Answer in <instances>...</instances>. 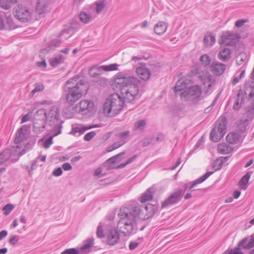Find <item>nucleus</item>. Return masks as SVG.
Returning a JSON list of instances; mask_svg holds the SVG:
<instances>
[{
	"label": "nucleus",
	"mask_w": 254,
	"mask_h": 254,
	"mask_svg": "<svg viewBox=\"0 0 254 254\" xmlns=\"http://www.w3.org/2000/svg\"><path fill=\"white\" fill-rule=\"evenodd\" d=\"M110 83L114 90L120 91L121 94H111L103 105V111L106 117H114L127 107L126 103L134 104L140 81L136 77L126 76L121 72L113 77Z\"/></svg>",
	"instance_id": "1"
},
{
	"label": "nucleus",
	"mask_w": 254,
	"mask_h": 254,
	"mask_svg": "<svg viewBox=\"0 0 254 254\" xmlns=\"http://www.w3.org/2000/svg\"><path fill=\"white\" fill-rule=\"evenodd\" d=\"M80 77L79 75H75L67 80L63 87L66 101L70 106L86 95L90 89L89 83L84 80H79Z\"/></svg>",
	"instance_id": "2"
},
{
	"label": "nucleus",
	"mask_w": 254,
	"mask_h": 254,
	"mask_svg": "<svg viewBox=\"0 0 254 254\" xmlns=\"http://www.w3.org/2000/svg\"><path fill=\"white\" fill-rule=\"evenodd\" d=\"M142 207L137 204L120 209L118 216L126 226L125 228L127 231V235L129 236L136 233L138 228L136 219L140 218L139 216L142 211Z\"/></svg>",
	"instance_id": "3"
},
{
	"label": "nucleus",
	"mask_w": 254,
	"mask_h": 254,
	"mask_svg": "<svg viewBox=\"0 0 254 254\" xmlns=\"http://www.w3.org/2000/svg\"><path fill=\"white\" fill-rule=\"evenodd\" d=\"M46 122L48 126L53 127L52 130L54 136H57L62 133L64 121L61 118L60 111L58 107L56 106L51 107L48 113Z\"/></svg>",
	"instance_id": "4"
},
{
	"label": "nucleus",
	"mask_w": 254,
	"mask_h": 254,
	"mask_svg": "<svg viewBox=\"0 0 254 254\" xmlns=\"http://www.w3.org/2000/svg\"><path fill=\"white\" fill-rule=\"evenodd\" d=\"M227 125V118L224 116H221L210 131V139L214 142H217L220 140L226 132Z\"/></svg>",
	"instance_id": "5"
},
{
	"label": "nucleus",
	"mask_w": 254,
	"mask_h": 254,
	"mask_svg": "<svg viewBox=\"0 0 254 254\" xmlns=\"http://www.w3.org/2000/svg\"><path fill=\"white\" fill-rule=\"evenodd\" d=\"M32 11L22 4H18L13 9L14 16L21 22H28L32 19Z\"/></svg>",
	"instance_id": "6"
},
{
	"label": "nucleus",
	"mask_w": 254,
	"mask_h": 254,
	"mask_svg": "<svg viewBox=\"0 0 254 254\" xmlns=\"http://www.w3.org/2000/svg\"><path fill=\"white\" fill-rule=\"evenodd\" d=\"M202 90L200 86L194 85L188 87L187 89L184 90L180 94L181 97L187 98L192 101H198L201 99Z\"/></svg>",
	"instance_id": "7"
},
{
	"label": "nucleus",
	"mask_w": 254,
	"mask_h": 254,
	"mask_svg": "<svg viewBox=\"0 0 254 254\" xmlns=\"http://www.w3.org/2000/svg\"><path fill=\"white\" fill-rule=\"evenodd\" d=\"M94 103L91 100H82L74 107L75 111L82 115H86L94 110Z\"/></svg>",
	"instance_id": "8"
},
{
	"label": "nucleus",
	"mask_w": 254,
	"mask_h": 254,
	"mask_svg": "<svg viewBox=\"0 0 254 254\" xmlns=\"http://www.w3.org/2000/svg\"><path fill=\"white\" fill-rule=\"evenodd\" d=\"M181 190H176L172 193L167 199L161 203V208H166L167 207L177 204L182 199Z\"/></svg>",
	"instance_id": "9"
},
{
	"label": "nucleus",
	"mask_w": 254,
	"mask_h": 254,
	"mask_svg": "<svg viewBox=\"0 0 254 254\" xmlns=\"http://www.w3.org/2000/svg\"><path fill=\"white\" fill-rule=\"evenodd\" d=\"M51 0H37L35 5V12L39 15L50 11Z\"/></svg>",
	"instance_id": "10"
},
{
	"label": "nucleus",
	"mask_w": 254,
	"mask_h": 254,
	"mask_svg": "<svg viewBox=\"0 0 254 254\" xmlns=\"http://www.w3.org/2000/svg\"><path fill=\"white\" fill-rule=\"evenodd\" d=\"M214 173L213 171H208L206 173H205L203 175L197 179L191 182L188 183L189 184V190H190L193 192L194 191H201L202 190H204L205 189H199L197 190H194L193 188L197 185L202 183L204 182L210 175H211Z\"/></svg>",
	"instance_id": "11"
},
{
	"label": "nucleus",
	"mask_w": 254,
	"mask_h": 254,
	"mask_svg": "<svg viewBox=\"0 0 254 254\" xmlns=\"http://www.w3.org/2000/svg\"><path fill=\"white\" fill-rule=\"evenodd\" d=\"M140 64V65L136 69V72L141 79L147 81L150 78L151 73L149 69L146 67L145 64Z\"/></svg>",
	"instance_id": "12"
},
{
	"label": "nucleus",
	"mask_w": 254,
	"mask_h": 254,
	"mask_svg": "<svg viewBox=\"0 0 254 254\" xmlns=\"http://www.w3.org/2000/svg\"><path fill=\"white\" fill-rule=\"evenodd\" d=\"M158 208L159 203L157 202H156L155 204H152L150 203H148L145 206L146 213L143 217L140 219L142 220H146L152 218L158 210Z\"/></svg>",
	"instance_id": "13"
},
{
	"label": "nucleus",
	"mask_w": 254,
	"mask_h": 254,
	"mask_svg": "<svg viewBox=\"0 0 254 254\" xmlns=\"http://www.w3.org/2000/svg\"><path fill=\"white\" fill-rule=\"evenodd\" d=\"M210 70L216 76L222 75L226 68V65L225 64L215 62L213 63L210 65Z\"/></svg>",
	"instance_id": "14"
},
{
	"label": "nucleus",
	"mask_w": 254,
	"mask_h": 254,
	"mask_svg": "<svg viewBox=\"0 0 254 254\" xmlns=\"http://www.w3.org/2000/svg\"><path fill=\"white\" fill-rule=\"evenodd\" d=\"M30 127V126L26 125H22L17 130L15 134V137L14 141L15 144H18L20 142L24 141L26 139V133H24L23 131H27Z\"/></svg>",
	"instance_id": "15"
},
{
	"label": "nucleus",
	"mask_w": 254,
	"mask_h": 254,
	"mask_svg": "<svg viewBox=\"0 0 254 254\" xmlns=\"http://www.w3.org/2000/svg\"><path fill=\"white\" fill-rule=\"evenodd\" d=\"M109 234L107 236V244L109 245L113 246L118 243L120 240V234L115 230H109Z\"/></svg>",
	"instance_id": "16"
},
{
	"label": "nucleus",
	"mask_w": 254,
	"mask_h": 254,
	"mask_svg": "<svg viewBox=\"0 0 254 254\" xmlns=\"http://www.w3.org/2000/svg\"><path fill=\"white\" fill-rule=\"evenodd\" d=\"M83 245L79 249V252L83 254L84 253H90L94 244V239L93 237L88 238L82 242Z\"/></svg>",
	"instance_id": "17"
},
{
	"label": "nucleus",
	"mask_w": 254,
	"mask_h": 254,
	"mask_svg": "<svg viewBox=\"0 0 254 254\" xmlns=\"http://www.w3.org/2000/svg\"><path fill=\"white\" fill-rule=\"evenodd\" d=\"M245 242V240H241L234 249L228 248L223 254H244L242 249L246 250L244 247Z\"/></svg>",
	"instance_id": "18"
},
{
	"label": "nucleus",
	"mask_w": 254,
	"mask_h": 254,
	"mask_svg": "<svg viewBox=\"0 0 254 254\" xmlns=\"http://www.w3.org/2000/svg\"><path fill=\"white\" fill-rule=\"evenodd\" d=\"M62 41L60 39L58 38L53 39L49 41L47 44L49 49L46 48L43 49L41 50V52L45 54H48L50 51H54L57 47H60Z\"/></svg>",
	"instance_id": "19"
},
{
	"label": "nucleus",
	"mask_w": 254,
	"mask_h": 254,
	"mask_svg": "<svg viewBox=\"0 0 254 254\" xmlns=\"http://www.w3.org/2000/svg\"><path fill=\"white\" fill-rule=\"evenodd\" d=\"M252 173L253 171L247 172L240 180L238 185L242 190H246L248 188Z\"/></svg>",
	"instance_id": "20"
},
{
	"label": "nucleus",
	"mask_w": 254,
	"mask_h": 254,
	"mask_svg": "<svg viewBox=\"0 0 254 254\" xmlns=\"http://www.w3.org/2000/svg\"><path fill=\"white\" fill-rule=\"evenodd\" d=\"M167 27V23L160 21L154 25V31L157 35H162L166 32Z\"/></svg>",
	"instance_id": "21"
},
{
	"label": "nucleus",
	"mask_w": 254,
	"mask_h": 254,
	"mask_svg": "<svg viewBox=\"0 0 254 254\" xmlns=\"http://www.w3.org/2000/svg\"><path fill=\"white\" fill-rule=\"evenodd\" d=\"M154 193V189L152 187L149 188L146 190L140 198V201L144 203L146 201L151 200L153 199V194Z\"/></svg>",
	"instance_id": "22"
},
{
	"label": "nucleus",
	"mask_w": 254,
	"mask_h": 254,
	"mask_svg": "<svg viewBox=\"0 0 254 254\" xmlns=\"http://www.w3.org/2000/svg\"><path fill=\"white\" fill-rule=\"evenodd\" d=\"M231 52L230 49L228 48H223L219 52L218 57L219 60L223 62H227L230 58Z\"/></svg>",
	"instance_id": "23"
},
{
	"label": "nucleus",
	"mask_w": 254,
	"mask_h": 254,
	"mask_svg": "<svg viewBox=\"0 0 254 254\" xmlns=\"http://www.w3.org/2000/svg\"><path fill=\"white\" fill-rule=\"evenodd\" d=\"M241 134L239 132H232L229 133L226 137V141L229 144H235L238 142Z\"/></svg>",
	"instance_id": "24"
},
{
	"label": "nucleus",
	"mask_w": 254,
	"mask_h": 254,
	"mask_svg": "<svg viewBox=\"0 0 254 254\" xmlns=\"http://www.w3.org/2000/svg\"><path fill=\"white\" fill-rule=\"evenodd\" d=\"M64 60L65 58L64 56L62 54H60L58 57L50 59L49 64L51 66L56 67L63 63Z\"/></svg>",
	"instance_id": "25"
},
{
	"label": "nucleus",
	"mask_w": 254,
	"mask_h": 254,
	"mask_svg": "<svg viewBox=\"0 0 254 254\" xmlns=\"http://www.w3.org/2000/svg\"><path fill=\"white\" fill-rule=\"evenodd\" d=\"M241 240H245L244 247L246 250H250L254 248V233L250 236L244 238Z\"/></svg>",
	"instance_id": "26"
},
{
	"label": "nucleus",
	"mask_w": 254,
	"mask_h": 254,
	"mask_svg": "<svg viewBox=\"0 0 254 254\" xmlns=\"http://www.w3.org/2000/svg\"><path fill=\"white\" fill-rule=\"evenodd\" d=\"M250 123L249 120L248 119H246L244 120H241L239 123L238 124L237 127L238 130L239 131V133L243 134V133L246 132L247 130V127L249 125Z\"/></svg>",
	"instance_id": "27"
},
{
	"label": "nucleus",
	"mask_w": 254,
	"mask_h": 254,
	"mask_svg": "<svg viewBox=\"0 0 254 254\" xmlns=\"http://www.w3.org/2000/svg\"><path fill=\"white\" fill-rule=\"evenodd\" d=\"M18 0H0V7L4 9H9Z\"/></svg>",
	"instance_id": "28"
},
{
	"label": "nucleus",
	"mask_w": 254,
	"mask_h": 254,
	"mask_svg": "<svg viewBox=\"0 0 254 254\" xmlns=\"http://www.w3.org/2000/svg\"><path fill=\"white\" fill-rule=\"evenodd\" d=\"M234 33H231L229 31H224L220 36V38L219 40V44L220 45H224L226 43V40H230L231 37L233 36Z\"/></svg>",
	"instance_id": "29"
},
{
	"label": "nucleus",
	"mask_w": 254,
	"mask_h": 254,
	"mask_svg": "<svg viewBox=\"0 0 254 254\" xmlns=\"http://www.w3.org/2000/svg\"><path fill=\"white\" fill-rule=\"evenodd\" d=\"M48 113L45 109H38L34 114V119L46 121Z\"/></svg>",
	"instance_id": "30"
},
{
	"label": "nucleus",
	"mask_w": 254,
	"mask_h": 254,
	"mask_svg": "<svg viewBox=\"0 0 254 254\" xmlns=\"http://www.w3.org/2000/svg\"><path fill=\"white\" fill-rule=\"evenodd\" d=\"M188 86V84L186 81H182V82H180V80H179L174 86V92L177 93L183 90H185L187 89Z\"/></svg>",
	"instance_id": "31"
},
{
	"label": "nucleus",
	"mask_w": 254,
	"mask_h": 254,
	"mask_svg": "<svg viewBox=\"0 0 254 254\" xmlns=\"http://www.w3.org/2000/svg\"><path fill=\"white\" fill-rule=\"evenodd\" d=\"M199 61L202 66L206 68L210 67L211 59L207 54H203L200 57Z\"/></svg>",
	"instance_id": "32"
},
{
	"label": "nucleus",
	"mask_w": 254,
	"mask_h": 254,
	"mask_svg": "<svg viewBox=\"0 0 254 254\" xmlns=\"http://www.w3.org/2000/svg\"><path fill=\"white\" fill-rule=\"evenodd\" d=\"M241 38V36L238 33H234L232 37H231L230 41L225 44V46H235Z\"/></svg>",
	"instance_id": "33"
},
{
	"label": "nucleus",
	"mask_w": 254,
	"mask_h": 254,
	"mask_svg": "<svg viewBox=\"0 0 254 254\" xmlns=\"http://www.w3.org/2000/svg\"><path fill=\"white\" fill-rule=\"evenodd\" d=\"M119 65L117 64H113L109 65H103L99 66L100 69H102V71H111L118 70V66Z\"/></svg>",
	"instance_id": "34"
},
{
	"label": "nucleus",
	"mask_w": 254,
	"mask_h": 254,
	"mask_svg": "<svg viewBox=\"0 0 254 254\" xmlns=\"http://www.w3.org/2000/svg\"><path fill=\"white\" fill-rule=\"evenodd\" d=\"M79 17L83 23H87L91 20L92 15L90 13L88 14L84 11H81L79 14Z\"/></svg>",
	"instance_id": "35"
},
{
	"label": "nucleus",
	"mask_w": 254,
	"mask_h": 254,
	"mask_svg": "<svg viewBox=\"0 0 254 254\" xmlns=\"http://www.w3.org/2000/svg\"><path fill=\"white\" fill-rule=\"evenodd\" d=\"M102 69L99 66H95L90 68L88 71L89 75L92 77H96L101 74Z\"/></svg>",
	"instance_id": "36"
},
{
	"label": "nucleus",
	"mask_w": 254,
	"mask_h": 254,
	"mask_svg": "<svg viewBox=\"0 0 254 254\" xmlns=\"http://www.w3.org/2000/svg\"><path fill=\"white\" fill-rule=\"evenodd\" d=\"M106 0H98L95 2L96 5L95 11L97 13H100L106 6Z\"/></svg>",
	"instance_id": "37"
},
{
	"label": "nucleus",
	"mask_w": 254,
	"mask_h": 254,
	"mask_svg": "<svg viewBox=\"0 0 254 254\" xmlns=\"http://www.w3.org/2000/svg\"><path fill=\"white\" fill-rule=\"evenodd\" d=\"M55 136H54V134L51 136H50L49 138H46L45 139L44 137H43L42 138H41L38 142H42L43 141V146L46 148V149H48L50 147V146L53 144V137H54Z\"/></svg>",
	"instance_id": "38"
},
{
	"label": "nucleus",
	"mask_w": 254,
	"mask_h": 254,
	"mask_svg": "<svg viewBox=\"0 0 254 254\" xmlns=\"http://www.w3.org/2000/svg\"><path fill=\"white\" fill-rule=\"evenodd\" d=\"M204 141H205V137H204V134H203L198 140V141L195 144L193 148L190 151V152L189 153V154L188 155V157H189L190 156H191L197 148L200 147L204 143Z\"/></svg>",
	"instance_id": "39"
},
{
	"label": "nucleus",
	"mask_w": 254,
	"mask_h": 254,
	"mask_svg": "<svg viewBox=\"0 0 254 254\" xmlns=\"http://www.w3.org/2000/svg\"><path fill=\"white\" fill-rule=\"evenodd\" d=\"M79 133L78 136L81 134H82L84 133L83 125H79V126L74 127L72 126L71 131L69 132V134L75 135L76 133Z\"/></svg>",
	"instance_id": "40"
},
{
	"label": "nucleus",
	"mask_w": 254,
	"mask_h": 254,
	"mask_svg": "<svg viewBox=\"0 0 254 254\" xmlns=\"http://www.w3.org/2000/svg\"><path fill=\"white\" fill-rule=\"evenodd\" d=\"M249 100L252 99L254 97V89L252 90L251 92L249 93ZM254 111V99L252 100L251 102L250 105L248 107V112L250 113H253Z\"/></svg>",
	"instance_id": "41"
},
{
	"label": "nucleus",
	"mask_w": 254,
	"mask_h": 254,
	"mask_svg": "<svg viewBox=\"0 0 254 254\" xmlns=\"http://www.w3.org/2000/svg\"><path fill=\"white\" fill-rule=\"evenodd\" d=\"M210 38V45L213 46L215 43V37L212 33H210L208 36L205 35L203 38V42L205 45L208 46L209 40L208 38Z\"/></svg>",
	"instance_id": "42"
},
{
	"label": "nucleus",
	"mask_w": 254,
	"mask_h": 254,
	"mask_svg": "<svg viewBox=\"0 0 254 254\" xmlns=\"http://www.w3.org/2000/svg\"><path fill=\"white\" fill-rule=\"evenodd\" d=\"M146 125V122L145 120H140L135 123L134 126V129L142 130L144 129Z\"/></svg>",
	"instance_id": "43"
},
{
	"label": "nucleus",
	"mask_w": 254,
	"mask_h": 254,
	"mask_svg": "<svg viewBox=\"0 0 254 254\" xmlns=\"http://www.w3.org/2000/svg\"><path fill=\"white\" fill-rule=\"evenodd\" d=\"M6 24L8 25V27H6V30H10L16 28L10 15L8 16H6Z\"/></svg>",
	"instance_id": "44"
},
{
	"label": "nucleus",
	"mask_w": 254,
	"mask_h": 254,
	"mask_svg": "<svg viewBox=\"0 0 254 254\" xmlns=\"http://www.w3.org/2000/svg\"><path fill=\"white\" fill-rule=\"evenodd\" d=\"M229 147V146L225 143H220L217 146V151L219 153L222 154H226L228 153L227 151V149Z\"/></svg>",
	"instance_id": "45"
},
{
	"label": "nucleus",
	"mask_w": 254,
	"mask_h": 254,
	"mask_svg": "<svg viewBox=\"0 0 254 254\" xmlns=\"http://www.w3.org/2000/svg\"><path fill=\"white\" fill-rule=\"evenodd\" d=\"M127 141H124L123 142H116L114 143H113L112 145L110 146L107 148L106 151L107 152H111L120 147L122 146L123 145H124Z\"/></svg>",
	"instance_id": "46"
},
{
	"label": "nucleus",
	"mask_w": 254,
	"mask_h": 254,
	"mask_svg": "<svg viewBox=\"0 0 254 254\" xmlns=\"http://www.w3.org/2000/svg\"><path fill=\"white\" fill-rule=\"evenodd\" d=\"M14 208V205L11 203H8L6 204L2 209L3 211L4 215L7 216L10 214V213Z\"/></svg>",
	"instance_id": "47"
},
{
	"label": "nucleus",
	"mask_w": 254,
	"mask_h": 254,
	"mask_svg": "<svg viewBox=\"0 0 254 254\" xmlns=\"http://www.w3.org/2000/svg\"><path fill=\"white\" fill-rule=\"evenodd\" d=\"M224 163L222 159H217L213 163L212 168H215V171L219 170L221 169Z\"/></svg>",
	"instance_id": "48"
},
{
	"label": "nucleus",
	"mask_w": 254,
	"mask_h": 254,
	"mask_svg": "<svg viewBox=\"0 0 254 254\" xmlns=\"http://www.w3.org/2000/svg\"><path fill=\"white\" fill-rule=\"evenodd\" d=\"M96 235L99 238H103L105 237L103 230V224L102 222H100L97 228Z\"/></svg>",
	"instance_id": "49"
},
{
	"label": "nucleus",
	"mask_w": 254,
	"mask_h": 254,
	"mask_svg": "<svg viewBox=\"0 0 254 254\" xmlns=\"http://www.w3.org/2000/svg\"><path fill=\"white\" fill-rule=\"evenodd\" d=\"M61 254H80L78 248H69L64 250Z\"/></svg>",
	"instance_id": "50"
},
{
	"label": "nucleus",
	"mask_w": 254,
	"mask_h": 254,
	"mask_svg": "<svg viewBox=\"0 0 254 254\" xmlns=\"http://www.w3.org/2000/svg\"><path fill=\"white\" fill-rule=\"evenodd\" d=\"M44 90L43 85L36 84L35 87L31 91L29 94L30 97H32L37 92L42 91Z\"/></svg>",
	"instance_id": "51"
},
{
	"label": "nucleus",
	"mask_w": 254,
	"mask_h": 254,
	"mask_svg": "<svg viewBox=\"0 0 254 254\" xmlns=\"http://www.w3.org/2000/svg\"><path fill=\"white\" fill-rule=\"evenodd\" d=\"M115 213L113 212L109 214L108 215H107L105 218V221H109V224H107V225L109 226H112L113 224H114V220L115 218Z\"/></svg>",
	"instance_id": "52"
},
{
	"label": "nucleus",
	"mask_w": 254,
	"mask_h": 254,
	"mask_svg": "<svg viewBox=\"0 0 254 254\" xmlns=\"http://www.w3.org/2000/svg\"><path fill=\"white\" fill-rule=\"evenodd\" d=\"M246 95L247 92L246 91L244 92L242 89H240L237 94V99H239V100H241V104H243L245 100V97Z\"/></svg>",
	"instance_id": "53"
},
{
	"label": "nucleus",
	"mask_w": 254,
	"mask_h": 254,
	"mask_svg": "<svg viewBox=\"0 0 254 254\" xmlns=\"http://www.w3.org/2000/svg\"><path fill=\"white\" fill-rule=\"evenodd\" d=\"M96 134L95 131H92L85 134L83 139L86 141H90Z\"/></svg>",
	"instance_id": "54"
},
{
	"label": "nucleus",
	"mask_w": 254,
	"mask_h": 254,
	"mask_svg": "<svg viewBox=\"0 0 254 254\" xmlns=\"http://www.w3.org/2000/svg\"><path fill=\"white\" fill-rule=\"evenodd\" d=\"M45 129V127L43 126L39 127L37 126H35V125H33V129L32 131L35 134H38L42 133Z\"/></svg>",
	"instance_id": "55"
},
{
	"label": "nucleus",
	"mask_w": 254,
	"mask_h": 254,
	"mask_svg": "<svg viewBox=\"0 0 254 254\" xmlns=\"http://www.w3.org/2000/svg\"><path fill=\"white\" fill-rule=\"evenodd\" d=\"M77 24H70L69 26L67 27V28H64L62 31V32L64 33H69L70 31L72 30H74L77 29Z\"/></svg>",
	"instance_id": "56"
},
{
	"label": "nucleus",
	"mask_w": 254,
	"mask_h": 254,
	"mask_svg": "<svg viewBox=\"0 0 254 254\" xmlns=\"http://www.w3.org/2000/svg\"><path fill=\"white\" fill-rule=\"evenodd\" d=\"M19 241V236L17 235H11L8 240L9 243L11 245H15Z\"/></svg>",
	"instance_id": "57"
},
{
	"label": "nucleus",
	"mask_w": 254,
	"mask_h": 254,
	"mask_svg": "<svg viewBox=\"0 0 254 254\" xmlns=\"http://www.w3.org/2000/svg\"><path fill=\"white\" fill-rule=\"evenodd\" d=\"M47 124V122L44 120H40V119H33V125H35V126H43L46 128V125Z\"/></svg>",
	"instance_id": "58"
},
{
	"label": "nucleus",
	"mask_w": 254,
	"mask_h": 254,
	"mask_svg": "<svg viewBox=\"0 0 254 254\" xmlns=\"http://www.w3.org/2000/svg\"><path fill=\"white\" fill-rule=\"evenodd\" d=\"M245 91L248 88H251V91L254 90V80H252L245 82L244 84Z\"/></svg>",
	"instance_id": "59"
},
{
	"label": "nucleus",
	"mask_w": 254,
	"mask_h": 254,
	"mask_svg": "<svg viewBox=\"0 0 254 254\" xmlns=\"http://www.w3.org/2000/svg\"><path fill=\"white\" fill-rule=\"evenodd\" d=\"M63 171L62 167H59L53 170L52 175L55 177H59L63 174Z\"/></svg>",
	"instance_id": "60"
},
{
	"label": "nucleus",
	"mask_w": 254,
	"mask_h": 254,
	"mask_svg": "<svg viewBox=\"0 0 254 254\" xmlns=\"http://www.w3.org/2000/svg\"><path fill=\"white\" fill-rule=\"evenodd\" d=\"M248 21L247 19H240L237 20L235 23V26L237 28H240L243 26L245 23Z\"/></svg>",
	"instance_id": "61"
},
{
	"label": "nucleus",
	"mask_w": 254,
	"mask_h": 254,
	"mask_svg": "<svg viewBox=\"0 0 254 254\" xmlns=\"http://www.w3.org/2000/svg\"><path fill=\"white\" fill-rule=\"evenodd\" d=\"M138 245H139L138 242H137L136 241H131L129 242V244L128 245L129 250L130 251L134 250L138 247Z\"/></svg>",
	"instance_id": "62"
},
{
	"label": "nucleus",
	"mask_w": 254,
	"mask_h": 254,
	"mask_svg": "<svg viewBox=\"0 0 254 254\" xmlns=\"http://www.w3.org/2000/svg\"><path fill=\"white\" fill-rule=\"evenodd\" d=\"M1 154H4L5 157L8 159L11 157V154L12 153V149L6 148L4 149L2 152L0 153Z\"/></svg>",
	"instance_id": "63"
},
{
	"label": "nucleus",
	"mask_w": 254,
	"mask_h": 254,
	"mask_svg": "<svg viewBox=\"0 0 254 254\" xmlns=\"http://www.w3.org/2000/svg\"><path fill=\"white\" fill-rule=\"evenodd\" d=\"M241 102H240V100L239 99H236V101L234 102L233 108L234 110L238 111L241 107Z\"/></svg>",
	"instance_id": "64"
}]
</instances>
